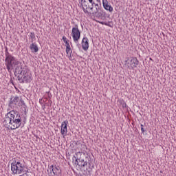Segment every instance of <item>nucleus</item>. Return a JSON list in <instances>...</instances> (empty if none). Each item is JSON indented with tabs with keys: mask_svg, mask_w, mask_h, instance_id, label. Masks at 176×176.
<instances>
[{
	"mask_svg": "<svg viewBox=\"0 0 176 176\" xmlns=\"http://www.w3.org/2000/svg\"><path fill=\"white\" fill-rule=\"evenodd\" d=\"M139 63L140 61H138V59H137V58H132L130 60V65H129V63H126V65L128 66L129 69H134Z\"/></svg>",
	"mask_w": 176,
	"mask_h": 176,
	"instance_id": "9d476101",
	"label": "nucleus"
},
{
	"mask_svg": "<svg viewBox=\"0 0 176 176\" xmlns=\"http://www.w3.org/2000/svg\"><path fill=\"white\" fill-rule=\"evenodd\" d=\"M74 166H79L81 168L86 167V170H88V171H91L94 168V165L91 164V162L87 163V161H85L83 159L77 161V162H74Z\"/></svg>",
	"mask_w": 176,
	"mask_h": 176,
	"instance_id": "423d86ee",
	"label": "nucleus"
},
{
	"mask_svg": "<svg viewBox=\"0 0 176 176\" xmlns=\"http://www.w3.org/2000/svg\"><path fill=\"white\" fill-rule=\"evenodd\" d=\"M140 129H141L142 133H145V130H144V124L140 125Z\"/></svg>",
	"mask_w": 176,
	"mask_h": 176,
	"instance_id": "aec40b11",
	"label": "nucleus"
},
{
	"mask_svg": "<svg viewBox=\"0 0 176 176\" xmlns=\"http://www.w3.org/2000/svg\"><path fill=\"white\" fill-rule=\"evenodd\" d=\"M77 146H78V148H80L81 151H82V149H83V148H86V145L82 144L81 143H78L77 144Z\"/></svg>",
	"mask_w": 176,
	"mask_h": 176,
	"instance_id": "6ab92c4d",
	"label": "nucleus"
},
{
	"mask_svg": "<svg viewBox=\"0 0 176 176\" xmlns=\"http://www.w3.org/2000/svg\"><path fill=\"white\" fill-rule=\"evenodd\" d=\"M102 2L103 8L104 9H105V10H108L110 12H113V8L111 6V4L109 3V1H108V0H102Z\"/></svg>",
	"mask_w": 176,
	"mask_h": 176,
	"instance_id": "9b49d317",
	"label": "nucleus"
},
{
	"mask_svg": "<svg viewBox=\"0 0 176 176\" xmlns=\"http://www.w3.org/2000/svg\"><path fill=\"white\" fill-rule=\"evenodd\" d=\"M29 38H30V42H32V43H34V41H36V38L35 37L34 32H30V34L29 35Z\"/></svg>",
	"mask_w": 176,
	"mask_h": 176,
	"instance_id": "dca6fc26",
	"label": "nucleus"
},
{
	"mask_svg": "<svg viewBox=\"0 0 176 176\" xmlns=\"http://www.w3.org/2000/svg\"><path fill=\"white\" fill-rule=\"evenodd\" d=\"M98 3L101 4V0H82L84 13H90V14L96 16L100 10Z\"/></svg>",
	"mask_w": 176,
	"mask_h": 176,
	"instance_id": "f03ea898",
	"label": "nucleus"
},
{
	"mask_svg": "<svg viewBox=\"0 0 176 176\" xmlns=\"http://www.w3.org/2000/svg\"><path fill=\"white\" fill-rule=\"evenodd\" d=\"M47 171L48 176H61V168L58 166L51 165Z\"/></svg>",
	"mask_w": 176,
	"mask_h": 176,
	"instance_id": "0eeeda50",
	"label": "nucleus"
},
{
	"mask_svg": "<svg viewBox=\"0 0 176 176\" xmlns=\"http://www.w3.org/2000/svg\"><path fill=\"white\" fill-rule=\"evenodd\" d=\"M9 107L10 108H17L18 107H23L25 109L27 107L25 102L22 98L19 96L12 97L10 99Z\"/></svg>",
	"mask_w": 176,
	"mask_h": 176,
	"instance_id": "20e7f679",
	"label": "nucleus"
},
{
	"mask_svg": "<svg viewBox=\"0 0 176 176\" xmlns=\"http://www.w3.org/2000/svg\"><path fill=\"white\" fill-rule=\"evenodd\" d=\"M14 75H21L23 74V72H24L25 69H23V66L21 65V63L19 61V64L16 65Z\"/></svg>",
	"mask_w": 176,
	"mask_h": 176,
	"instance_id": "f8f14e48",
	"label": "nucleus"
},
{
	"mask_svg": "<svg viewBox=\"0 0 176 176\" xmlns=\"http://www.w3.org/2000/svg\"><path fill=\"white\" fill-rule=\"evenodd\" d=\"M18 80L19 83H30L32 80V75L27 69H25L22 74L18 75Z\"/></svg>",
	"mask_w": 176,
	"mask_h": 176,
	"instance_id": "39448f33",
	"label": "nucleus"
},
{
	"mask_svg": "<svg viewBox=\"0 0 176 176\" xmlns=\"http://www.w3.org/2000/svg\"><path fill=\"white\" fill-rule=\"evenodd\" d=\"M72 36L74 43H79V39H80V31L79 30L78 25H75V27L72 28Z\"/></svg>",
	"mask_w": 176,
	"mask_h": 176,
	"instance_id": "6e6552de",
	"label": "nucleus"
},
{
	"mask_svg": "<svg viewBox=\"0 0 176 176\" xmlns=\"http://www.w3.org/2000/svg\"><path fill=\"white\" fill-rule=\"evenodd\" d=\"M74 159H75L74 163H78V160H82V152L78 151V152L76 153L75 155H74Z\"/></svg>",
	"mask_w": 176,
	"mask_h": 176,
	"instance_id": "4468645a",
	"label": "nucleus"
},
{
	"mask_svg": "<svg viewBox=\"0 0 176 176\" xmlns=\"http://www.w3.org/2000/svg\"><path fill=\"white\" fill-rule=\"evenodd\" d=\"M30 49L32 50V52L34 53H38V52L39 51V48L38 47V45H36V44L35 43H32L30 45Z\"/></svg>",
	"mask_w": 176,
	"mask_h": 176,
	"instance_id": "2eb2a0df",
	"label": "nucleus"
},
{
	"mask_svg": "<svg viewBox=\"0 0 176 176\" xmlns=\"http://www.w3.org/2000/svg\"><path fill=\"white\" fill-rule=\"evenodd\" d=\"M82 47L83 50H89V38L87 37H84L82 41Z\"/></svg>",
	"mask_w": 176,
	"mask_h": 176,
	"instance_id": "ddd939ff",
	"label": "nucleus"
},
{
	"mask_svg": "<svg viewBox=\"0 0 176 176\" xmlns=\"http://www.w3.org/2000/svg\"><path fill=\"white\" fill-rule=\"evenodd\" d=\"M123 107H125V108H126V107H127V104L126 103H124Z\"/></svg>",
	"mask_w": 176,
	"mask_h": 176,
	"instance_id": "412c9836",
	"label": "nucleus"
},
{
	"mask_svg": "<svg viewBox=\"0 0 176 176\" xmlns=\"http://www.w3.org/2000/svg\"><path fill=\"white\" fill-rule=\"evenodd\" d=\"M19 64V60L14 56L8 52L6 54L5 65L10 74H12V71L14 69V67Z\"/></svg>",
	"mask_w": 176,
	"mask_h": 176,
	"instance_id": "7ed1b4c3",
	"label": "nucleus"
},
{
	"mask_svg": "<svg viewBox=\"0 0 176 176\" xmlns=\"http://www.w3.org/2000/svg\"><path fill=\"white\" fill-rule=\"evenodd\" d=\"M66 53L67 54H70V57H71V53H72V50H71V45L69 44V45H66Z\"/></svg>",
	"mask_w": 176,
	"mask_h": 176,
	"instance_id": "f3484780",
	"label": "nucleus"
},
{
	"mask_svg": "<svg viewBox=\"0 0 176 176\" xmlns=\"http://www.w3.org/2000/svg\"><path fill=\"white\" fill-rule=\"evenodd\" d=\"M62 39H63L64 43H65V46H68V45H69V40H68V39L67 38V37H65V36H63V38H62Z\"/></svg>",
	"mask_w": 176,
	"mask_h": 176,
	"instance_id": "a211bd4d",
	"label": "nucleus"
},
{
	"mask_svg": "<svg viewBox=\"0 0 176 176\" xmlns=\"http://www.w3.org/2000/svg\"><path fill=\"white\" fill-rule=\"evenodd\" d=\"M23 118L20 113L16 110H12L7 113V117L3 122L4 126L9 130H16L21 127Z\"/></svg>",
	"mask_w": 176,
	"mask_h": 176,
	"instance_id": "f257e3e1",
	"label": "nucleus"
},
{
	"mask_svg": "<svg viewBox=\"0 0 176 176\" xmlns=\"http://www.w3.org/2000/svg\"><path fill=\"white\" fill-rule=\"evenodd\" d=\"M68 133V120H65L62 122L61 126H60V133L63 137H65L67 135V133Z\"/></svg>",
	"mask_w": 176,
	"mask_h": 176,
	"instance_id": "1a4fd4ad",
	"label": "nucleus"
}]
</instances>
